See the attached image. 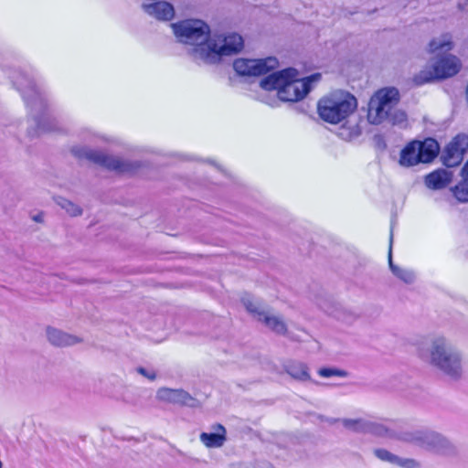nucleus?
Returning <instances> with one entry per match:
<instances>
[{
	"mask_svg": "<svg viewBox=\"0 0 468 468\" xmlns=\"http://www.w3.org/2000/svg\"><path fill=\"white\" fill-rule=\"evenodd\" d=\"M170 26L178 41L191 46V53L206 62L219 61L221 57L237 54L243 48V38L237 33L225 36L219 45L211 38L208 25L199 19L181 20Z\"/></svg>",
	"mask_w": 468,
	"mask_h": 468,
	"instance_id": "obj_1",
	"label": "nucleus"
},
{
	"mask_svg": "<svg viewBox=\"0 0 468 468\" xmlns=\"http://www.w3.org/2000/svg\"><path fill=\"white\" fill-rule=\"evenodd\" d=\"M454 48L452 37L449 33L432 38L428 44V53L435 59L431 69H421L412 77L415 86H422L435 80L452 78L459 73L462 62L458 57L450 53Z\"/></svg>",
	"mask_w": 468,
	"mask_h": 468,
	"instance_id": "obj_2",
	"label": "nucleus"
},
{
	"mask_svg": "<svg viewBox=\"0 0 468 468\" xmlns=\"http://www.w3.org/2000/svg\"><path fill=\"white\" fill-rule=\"evenodd\" d=\"M320 80V73L300 79L297 69L287 68L264 77L260 81V86L268 91L277 90L278 97L282 101L296 102L311 91L313 82Z\"/></svg>",
	"mask_w": 468,
	"mask_h": 468,
	"instance_id": "obj_3",
	"label": "nucleus"
},
{
	"mask_svg": "<svg viewBox=\"0 0 468 468\" xmlns=\"http://www.w3.org/2000/svg\"><path fill=\"white\" fill-rule=\"evenodd\" d=\"M400 94L395 87H384L376 90L367 103V119L369 123L378 125L384 122L391 125H401L408 118L404 111L398 109Z\"/></svg>",
	"mask_w": 468,
	"mask_h": 468,
	"instance_id": "obj_4",
	"label": "nucleus"
},
{
	"mask_svg": "<svg viewBox=\"0 0 468 468\" xmlns=\"http://www.w3.org/2000/svg\"><path fill=\"white\" fill-rule=\"evenodd\" d=\"M357 107L356 98L348 91L334 90L317 102V113L325 122L338 124L347 119Z\"/></svg>",
	"mask_w": 468,
	"mask_h": 468,
	"instance_id": "obj_5",
	"label": "nucleus"
},
{
	"mask_svg": "<svg viewBox=\"0 0 468 468\" xmlns=\"http://www.w3.org/2000/svg\"><path fill=\"white\" fill-rule=\"evenodd\" d=\"M439 153L440 144L432 137L411 140L401 149L399 162L404 167L430 164L438 156Z\"/></svg>",
	"mask_w": 468,
	"mask_h": 468,
	"instance_id": "obj_6",
	"label": "nucleus"
},
{
	"mask_svg": "<svg viewBox=\"0 0 468 468\" xmlns=\"http://www.w3.org/2000/svg\"><path fill=\"white\" fill-rule=\"evenodd\" d=\"M431 363L445 374L458 378L462 375L461 356L448 348L443 337L437 338L431 351Z\"/></svg>",
	"mask_w": 468,
	"mask_h": 468,
	"instance_id": "obj_7",
	"label": "nucleus"
},
{
	"mask_svg": "<svg viewBox=\"0 0 468 468\" xmlns=\"http://www.w3.org/2000/svg\"><path fill=\"white\" fill-rule=\"evenodd\" d=\"M85 157L107 170L115 171L119 174H133L141 166L139 163L124 161L122 158L99 151H89L85 154Z\"/></svg>",
	"mask_w": 468,
	"mask_h": 468,
	"instance_id": "obj_8",
	"label": "nucleus"
},
{
	"mask_svg": "<svg viewBox=\"0 0 468 468\" xmlns=\"http://www.w3.org/2000/svg\"><path fill=\"white\" fill-rule=\"evenodd\" d=\"M278 61L275 58H266L261 59L237 58L233 63L236 73L239 76H261L265 75L276 69Z\"/></svg>",
	"mask_w": 468,
	"mask_h": 468,
	"instance_id": "obj_9",
	"label": "nucleus"
},
{
	"mask_svg": "<svg viewBox=\"0 0 468 468\" xmlns=\"http://www.w3.org/2000/svg\"><path fill=\"white\" fill-rule=\"evenodd\" d=\"M243 304L249 314L255 316L259 322L264 324L272 332L283 335H287V324L280 316L261 310V308L250 299L243 300Z\"/></svg>",
	"mask_w": 468,
	"mask_h": 468,
	"instance_id": "obj_10",
	"label": "nucleus"
},
{
	"mask_svg": "<svg viewBox=\"0 0 468 468\" xmlns=\"http://www.w3.org/2000/svg\"><path fill=\"white\" fill-rule=\"evenodd\" d=\"M468 151V136L457 134L445 147L442 159L447 167L460 165Z\"/></svg>",
	"mask_w": 468,
	"mask_h": 468,
	"instance_id": "obj_11",
	"label": "nucleus"
},
{
	"mask_svg": "<svg viewBox=\"0 0 468 468\" xmlns=\"http://www.w3.org/2000/svg\"><path fill=\"white\" fill-rule=\"evenodd\" d=\"M143 7L147 14L158 20L170 21L175 16L174 6L168 2L157 0L152 4H145Z\"/></svg>",
	"mask_w": 468,
	"mask_h": 468,
	"instance_id": "obj_12",
	"label": "nucleus"
},
{
	"mask_svg": "<svg viewBox=\"0 0 468 468\" xmlns=\"http://www.w3.org/2000/svg\"><path fill=\"white\" fill-rule=\"evenodd\" d=\"M214 432H202L200 441L207 448H219L227 441V431L219 423L213 426Z\"/></svg>",
	"mask_w": 468,
	"mask_h": 468,
	"instance_id": "obj_13",
	"label": "nucleus"
},
{
	"mask_svg": "<svg viewBox=\"0 0 468 468\" xmlns=\"http://www.w3.org/2000/svg\"><path fill=\"white\" fill-rule=\"evenodd\" d=\"M450 181L449 174L443 169L432 171L425 177L426 186L431 189H442L449 185Z\"/></svg>",
	"mask_w": 468,
	"mask_h": 468,
	"instance_id": "obj_14",
	"label": "nucleus"
},
{
	"mask_svg": "<svg viewBox=\"0 0 468 468\" xmlns=\"http://www.w3.org/2000/svg\"><path fill=\"white\" fill-rule=\"evenodd\" d=\"M285 371L293 378L306 381L311 378L309 368L306 364L303 362H291L285 367Z\"/></svg>",
	"mask_w": 468,
	"mask_h": 468,
	"instance_id": "obj_15",
	"label": "nucleus"
},
{
	"mask_svg": "<svg viewBox=\"0 0 468 468\" xmlns=\"http://www.w3.org/2000/svg\"><path fill=\"white\" fill-rule=\"evenodd\" d=\"M452 192L460 202H468V178L463 176V179L454 186Z\"/></svg>",
	"mask_w": 468,
	"mask_h": 468,
	"instance_id": "obj_16",
	"label": "nucleus"
},
{
	"mask_svg": "<svg viewBox=\"0 0 468 468\" xmlns=\"http://www.w3.org/2000/svg\"><path fill=\"white\" fill-rule=\"evenodd\" d=\"M47 335L48 341L55 346H64L69 344V336L54 328H48Z\"/></svg>",
	"mask_w": 468,
	"mask_h": 468,
	"instance_id": "obj_17",
	"label": "nucleus"
},
{
	"mask_svg": "<svg viewBox=\"0 0 468 468\" xmlns=\"http://www.w3.org/2000/svg\"><path fill=\"white\" fill-rule=\"evenodd\" d=\"M388 263H389V268H390L391 271L393 272V274L396 277H398L399 279L402 280L403 282H405L407 283L412 282V280H413L412 272L403 270V269L393 264L392 259H391V252H389Z\"/></svg>",
	"mask_w": 468,
	"mask_h": 468,
	"instance_id": "obj_18",
	"label": "nucleus"
},
{
	"mask_svg": "<svg viewBox=\"0 0 468 468\" xmlns=\"http://www.w3.org/2000/svg\"><path fill=\"white\" fill-rule=\"evenodd\" d=\"M317 374L322 378H332V377H339L345 378L347 376V372L343 369L335 368V367H321L317 371Z\"/></svg>",
	"mask_w": 468,
	"mask_h": 468,
	"instance_id": "obj_19",
	"label": "nucleus"
},
{
	"mask_svg": "<svg viewBox=\"0 0 468 468\" xmlns=\"http://www.w3.org/2000/svg\"><path fill=\"white\" fill-rule=\"evenodd\" d=\"M374 454L381 461L388 462L390 463H396L398 461V456L393 454L392 452H388L386 449H375Z\"/></svg>",
	"mask_w": 468,
	"mask_h": 468,
	"instance_id": "obj_20",
	"label": "nucleus"
},
{
	"mask_svg": "<svg viewBox=\"0 0 468 468\" xmlns=\"http://www.w3.org/2000/svg\"><path fill=\"white\" fill-rule=\"evenodd\" d=\"M61 207L72 217L80 216L82 213V209L69 200H64Z\"/></svg>",
	"mask_w": 468,
	"mask_h": 468,
	"instance_id": "obj_21",
	"label": "nucleus"
},
{
	"mask_svg": "<svg viewBox=\"0 0 468 468\" xmlns=\"http://www.w3.org/2000/svg\"><path fill=\"white\" fill-rule=\"evenodd\" d=\"M397 465L402 468H417L418 463L413 459H401L398 457V461L396 462Z\"/></svg>",
	"mask_w": 468,
	"mask_h": 468,
	"instance_id": "obj_22",
	"label": "nucleus"
},
{
	"mask_svg": "<svg viewBox=\"0 0 468 468\" xmlns=\"http://www.w3.org/2000/svg\"><path fill=\"white\" fill-rule=\"evenodd\" d=\"M137 371H138L141 375H143L144 377L147 378H148V379H150V380H154V379H155V378H156V374H155V372H154V371L149 372V371H147L144 367H139V368L137 369Z\"/></svg>",
	"mask_w": 468,
	"mask_h": 468,
	"instance_id": "obj_23",
	"label": "nucleus"
},
{
	"mask_svg": "<svg viewBox=\"0 0 468 468\" xmlns=\"http://www.w3.org/2000/svg\"><path fill=\"white\" fill-rule=\"evenodd\" d=\"M463 176H465L468 178V161L465 163V165L463 167L462 170Z\"/></svg>",
	"mask_w": 468,
	"mask_h": 468,
	"instance_id": "obj_24",
	"label": "nucleus"
},
{
	"mask_svg": "<svg viewBox=\"0 0 468 468\" xmlns=\"http://www.w3.org/2000/svg\"><path fill=\"white\" fill-rule=\"evenodd\" d=\"M33 219L37 222H42L43 221V215L42 214H38L37 216H35L33 218Z\"/></svg>",
	"mask_w": 468,
	"mask_h": 468,
	"instance_id": "obj_25",
	"label": "nucleus"
}]
</instances>
